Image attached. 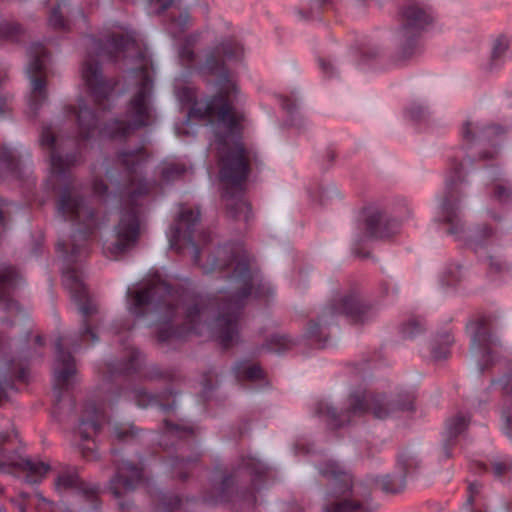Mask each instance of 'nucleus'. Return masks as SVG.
I'll return each instance as SVG.
<instances>
[{"instance_id":"1","label":"nucleus","mask_w":512,"mask_h":512,"mask_svg":"<svg viewBox=\"0 0 512 512\" xmlns=\"http://www.w3.org/2000/svg\"><path fill=\"white\" fill-rule=\"evenodd\" d=\"M199 220L198 208L182 205L170 227V247L178 253L189 250L195 265L205 274H220L227 286L214 296H203L188 279L174 286L156 275L128 287L127 309L146 326H157L159 342L194 334L215 338L228 349L239 340L244 306L252 301L267 303L274 295V287L241 242L217 247L203 262L202 253L212 236L209 231L197 230Z\"/></svg>"},{"instance_id":"2","label":"nucleus","mask_w":512,"mask_h":512,"mask_svg":"<svg viewBox=\"0 0 512 512\" xmlns=\"http://www.w3.org/2000/svg\"><path fill=\"white\" fill-rule=\"evenodd\" d=\"M199 35H186L178 42V58L181 66L190 74L194 72L216 77L218 91L215 95L198 100L196 90L190 86L177 88L176 94L183 104H190L188 120L208 121L214 127V140L210 144L216 150L220 165L222 198L230 217L249 222L250 204L245 199V183L250 170L258 165V153L245 147L242 142V113L233 101L237 86L232 80L227 62H238L243 47L232 38L223 40L206 55L201 62L194 52Z\"/></svg>"},{"instance_id":"3","label":"nucleus","mask_w":512,"mask_h":512,"mask_svg":"<svg viewBox=\"0 0 512 512\" xmlns=\"http://www.w3.org/2000/svg\"><path fill=\"white\" fill-rule=\"evenodd\" d=\"M504 132L498 125L478 121L469 120L463 124L461 137L465 157L451 161L445 192L438 204L436 220L444 226L445 233L477 254L496 241V233L486 225L466 228L462 201L465 178L469 168H484L486 178L491 182L492 199L501 205L512 204V192L503 184L502 170L497 165L488 164L496 160Z\"/></svg>"},{"instance_id":"4","label":"nucleus","mask_w":512,"mask_h":512,"mask_svg":"<svg viewBox=\"0 0 512 512\" xmlns=\"http://www.w3.org/2000/svg\"><path fill=\"white\" fill-rule=\"evenodd\" d=\"M107 56L111 61H126V87L120 80H107L98 69V111L102 101L118 97L132 90L134 94L127 104L125 113L105 123L102 132L115 141H125L136 131L150 126L154 121L152 103L154 72L149 49L140 35L133 30H120L108 33L104 39L98 37V58Z\"/></svg>"},{"instance_id":"5","label":"nucleus","mask_w":512,"mask_h":512,"mask_svg":"<svg viewBox=\"0 0 512 512\" xmlns=\"http://www.w3.org/2000/svg\"><path fill=\"white\" fill-rule=\"evenodd\" d=\"M148 158L149 153L144 146L119 150L116 154V163L125 172V182L119 191L122 212L115 227V240L104 250L110 258L117 259L138 240L143 200L150 192V183L142 175Z\"/></svg>"},{"instance_id":"6","label":"nucleus","mask_w":512,"mask_h":512,"mask_svg":"<svg viewBox=\"0 0 512 512\" xmlns=\"http://www.w3.org/2000/svg\"><path fill=\"white\" fill-rule=\"evenodd\" d=\"M395 410H414V398L407 396L402 402H390L384 396L357 391L349 395L347 407L341 413L323 400L315 405V414L322 418L332 430L356 423L367 414H372L377 419H384Z\"/></svg>"},{"instance_id":"7","label":"nucleus","mask_w":512,"mask_h":512,"mask_svg":"<svg viewBox=\"0 0 512 512\" xmlns=\"http://www.w3.org/2000/svg\"><path fill=\"white\" fill-rule=\"evenodd\" d=\"M493 321L492 315L481 314L466 326L470 336V354L475 363L472 373L478 376L499 366L503 375L499 379H492L491 384H512V362L501 360L502 346L499 338L492 333Z\"/></svg>"},{"instance_id":"8","label":"nucleus","mask_w":512,"mask_h":512,"mask_svg":"<svg viewBox=\"0 0 512 512\" xmlns=\"http://www.w3.org/2000/svg\"><path fill=\"white\" fill-rule=\"evenodd\" d=\"M375 314V308L363 300L357 288H352L345 294L338 293L332 297L317 320L309 322L305 336L316 347L325 348L328 345L330 326L338 316H344L353 323H365Z\"/></svg>"},{"instance_id":"9","label":"nucleus","mask_w":512,"mask_h":512,"mask_svg":"<svg viewBox=\"0 0 512 512\" xmlns=\"http://www.w3.org/2000/svg\"><path fill=\"white\" fill-rule=\"evenodd\" d=\"M268 473V467L252 456H244L238 468L223 477L219 484H213L210 491L202 496L203 503L218 505L234 501H256L254 490L259 489Z\"/></svg>"},{"instance_id":"10","label":"nucleus","mask_w":512,"mask_h":512,"mask_svg":"<svg viewBox=\"0 0 512 512\" xmlns=\"http://www.w3.org/2000/svg\"><path fill=\"white\" fill-rule=\"evenodd\" d=\"M195 439L196 431L191 425L164 421L159 445L165 453L163 462L173 477L184 481L195 468L200 459Z\"/></svg>"},{"instance_id":"11","label":"nucleus","mask_w":512,"mask_h":512,"mask_svg":"<svg viewBox=\"0 0 512 512\" xmlns=\"http://www.w3.org/2000/svg\"><path fill=\"white\" fill-rule=\"evenodd\" d=\"M79 92L76 105V119L79 135L88 140L94 135L96 127V59L88 53L79 70Z\"/></svg>"},{"instance_id":"12","label":"nucleus","mask_w":512,"mask_h":512,"mask_svg":"<svg viewBox=\"0 0 512 512\" xmlns=\"http://www.w3.org/2000/svg\"><path fill=\"white\" fill-rule=\"evenodd\" d=\"M20 440L16 433L0 435V472L23 476L30 484L39 483L50 471L49 464L43 461L25 459L20 454ZM3 488L0 486V495Z\"/></svg>"},{"instance_id":"13","label":"nucleus","mask_w":512,"mask_h":512,"mask_svg":"<svg viewBox=\"0 0 512 512\" xmlns=\"http://www.w3.org/2000/svg\"><path fill=\"white\" fill-rule=\"evenodd\" d=\"M319 473L332 481L336 499L326 506V512H372L367 498L357 499L352 488V475L338 462L324 461L318 467Z\"/></svg>"},{"instance_id":"14","label":"nucleus","mask_w":512,"mask_h":512,"mask_svg":"<svg viewBox=\"0 0 512 512\" xmlns=\"http://www.w3.org/2000/svg\"><path fill=\"white\" fill-rule=\"evenodd\" d=\"M401 14L399 53L403 59H408L420 51L421 34L431 23L432 17L427 8L415 0H407Z\"/></svg>"},{"instance_id":"15","label":"nucleus","mask_w":512,"mask_h":512,"mask_svg":"<svg viewBox=\"0 0 512 512\" xmlns=\"http://www.w3.org/2000/svg\"><path fill=\"white\" fill-rule=\"evenodd\" d=\"M412 210L404 203L397 210L388 212L378 207H368L363 211L364 236L367 239L391 237L399 231L400 224L410 217Z\"/></svg>"},{"instance_id":"16","label":"nucleus","mask_w":512,"mask_h":512,"mask_svg":"<svg viewBox=\"0 0 512 512\" xmlns=\"http://www.w3.org/2000/svg\"><path fill=\"white\" fill-rule=\"evenodd\" d=\"M46 57V50L41 44L36 43L29 48L26 74L30 80L31 89L28 105L33 112H36L47 100Z\"/></svg>"},{"instance_id":"17","label":"nucleus","mask_w":512,"mask_h":512,"mask_svg":"<svg viewBox=\"0 0 512 512\" xmlns=\"http://www.w3.org/2000/svg\"><path fill=\"white\" fill-rule=\"evenodd\" d=\"M229 381H266V373L257 362L250 359H238L228 369L222 366H211L203 373L201 384H222Z\"/></svg>"},{"instance_id":"18","label":"nucleus","mask_w":512,"mask_h":512,"mask_svg":"<svg viewBox=\"0 0 512 512\" xmlns=\"http://www.w3.org/2000/svg\"><path fill=\"white\" fill-rule=\"evenodd\" d=\"M150 12L165 13L166 29L177 38L190 26V16L180 0H148Z\"/></svg>"},{"instance_id":"19","label":"nucleus","mask_w":512,"mask_h":512,"mask_svg":"<svg viewBox=\"0 0 512 512\" xmlns=\"http://www.w3.org/2000/svg\"><path fill=\"white\" fill-rule=\"evenodd\" d=\"M59 210L71 220L85 227L86 232H92L96 226L93 207L88 206L86 199L77 196L64 194L59 202Z\"/></svg>"},{"instance_id":"20","label":"nucleus","mask_w":512,"mask_h":512,"mask_svg":"<svg viewBox=\"0 0 512 512\" xmlns=\"http://www.w3.org/2000/svg\"><path fill=\"white\" fill-rule=\"evenodd\" d=\"M142 484L148 486L143 468L130 461H123L117 466L116 475L110 482V489L116 498H120Z\"/></svg>"},{"instance_id":"21","label":"nucleus","mask_w":512,"mask_h":512,"mask_svg":"<svg viewBox=\"0 0 512 512\" xmlns=\"http://www.w3.org/2000/svg\"><path fill=\"white\" fill-rule=\"evenodd\" d=\"M76 434L80 437V447L83 455L87 457L86 451H93L96 446V402L90 400L85 403L79 422L76 428Z\"/></svg>"},{"instance_id":"22","label":"nucleus","mask_w":512,"mask_h":512,"mask_svg":"<svg viewBox=\"0 0 512 512\" xmlns=\"http://www.w3.org/2000/svg\"><path fill=\"white\" fill-rule=\"evenodd\" d=\"M397 465L403 471V475L401 477L385 475L376 480V483L385 493L395 494L401 492L405 487V477L419 467L417 459L407 452L399 454Z\"/></svg>"},{"instance_id":"23","label":"nucleus","mask_w":512,"mask_h":512,"mask_svg":"<svg viewBox=\"0 0 512 512\" xmlns=\"http://www.w3.org/2000/svg\"><path fill=\"white\" fill-rule=\"evenodd\" d=\"M142 362V353L137 348L127 347L119 359L107 363V373L110 377H128L139 371Z\"/></svg>"},{"instance_id":"24","label":"nucleus","mask_w":512,"mask_h":512,"mask_svg":"<svg viewBox=\"0 0 512 512\" xmlns=\"http://www.w3.org/2000/svg\"><path fill=\"white\" fill-rule=\"evenodd\" d=\"M66 285L69 288L72 298L77 303L79 311L83 317L82 331L84 334L90 335L92 339L95 338V334L92 328L88 324V319L93 313V307L89 305L90 301L87 296L86 286L82 280L78 279L74 275H69L66 279Z\"/></svg>"},{"instance_id":"25","label":"nucleus","mask_w":512,"mask_h":512,"mask_svg":"<svg viewBox=\"0 0 512 512\" xmlns=\"http://www.w3.org/2000/svg\"><path fill=\"white\" fill-rule=\"evenodd\" d=\"M54 485L57 492L74 489L77 496L89 503L92 507H95L96 487L82 482L75 473H61L56 478Z\"/></svg>"},{"instance_id":"26","label":"nucleus","mask_w":512,"mask_h":512,"mask_svg":"<svg viewBox=\"0 0 512 512\" xmlns=\"http://www.w3.org/2000/svg\"><path fill=\"white\" fill-rule=\"evenodd\" d=\"M40 145L49 154L51 172L55 175L62 174L71 164V160L64 159L60 155V145L50 127H44L40 134Z\"/></svg>"},{"instance_id":"27","label":"nucleus","mask_w":512,"mask_h":512,"mask_svg":"<svg viewBox=\"0 0 512 512\" xmlns=\"http://www.w3.org/2000/svg\"><path fill=\"white\" fill-rule=\"evenodd\" d=\"M469 423L470 417L462 413H458L446 421L443 444L445 458L452 456L451 450L456 444L457 438L467 429Z\"/></svg>"},{"instance_id":"28","label":"nucleus","mask_w":512,"mask_h":512,"mask_svg":"<svg viewBox=\"0 0 512 512\" xmlns=\"http://www.w3.org/2000/svg\"><path fill=\"white\" fill-rule=\"evenodd\" d=\"M57 359L54 367V376L59 383L75 381L76 368L70 354H65L61 343H56Z\"/></svg>"},{"instance_id":"29","label":"nucleus","mask_w":512,"mask_h":512,"mask_svg":"<svg viewBox=\"0 0 512 512\" xmlns=\"http://www.w3.org/2000/svg\"><path fill=\"white\" fill-rule=\"evenodd\" d=\"M512 59L511 41L507 36L498 37L492 46L491 56L487 68L495 71Z\"/></svg>"},{"instance_id":"30","label":"nucleus","mask_w":512,"mask_h":512,"mask_svg":"<svg viewBox=\"0 0 512 512\" xmlns=\"http://www.w3.org/2000/svg\"><path fill=\"white\" fill-rule=\"evenodd\" d=\"M488 278L495 285L508 283L512 280V266L499 256H487Z\"/></svg>"},{"instance_id":"31","label":"nucleus","mask_w":512,"mask_h":512,"mask_svg":"<svg viewBox=\"0 0 512 512\" xmlns=\"http://www.w3.org/2000/svg\"><path fill=\"white\" fill-rule=\"evenodd\" d=\"M51 401V413L54 417H59L65 409H72L74 407V400L70 386H53Z\"/></svg>"},{"instance_id":"32","label":"nucleus","mask_w":512,"mask_h":512,"mask_svg":"<svg viewBox=\"0 0 512 512\" xmlns=\"http://www.w3.org/2000/svg\"><path fill=\"white\" fill-rule=\"evenodd\" d=\"M17 274L11 267L4 268L0 272V308L3 311L18 312L19 307L17 303L6 298L4 292L7 288L12 287L15 284Z\"/></svg>"},{"instance_id":"33","label":"nucleus","mask_w":512,"mask_h":512,"mask_svg":"<svg viewBox=\"0 0 512 512\" xmlns=\"http://www.w3.org/2000/svg\"><path fill=\"white\" fill-rule=\"evenodd\" d=\"M280 103L288 114L290 122L289 125L301 130L305 126L306 120L302 112L299 110L300 106L297 94L293 92L289 96H280Z\"/></svg>"},{"instance_id":"34","label":"nucleus","mask_w":512,"mask_h":512,"mask_svg":"<svg viewBox=\"0 0 512 512\" xmlns=\"http://www.w3.org/2000/svg\"><path fill=\"white\" fill-rule=\"evenodd\" d=\"M453 342V335L449 331H445L430 343L428 356L434 361L446 359L450 354V346Z\"/></svg>"},{"instance_id":"35","label":"nucleus","mask_w":512,"mask_h":512,"mask_svg":"<svg viewBox=\"0 0 512 512\" xmlns=\"http://www.w3.org/2000/svg\"><path fill=\"white\" fill-rule=\"evenodd\" d=\"M149 494L158 510L173 512L181 506V499L178 496L151 490H149Z\"/></svg>"},{"instance_id":"36","label":"nucleus","mask_w":512,"mask_h":512,"mask_svg":"<svg viewBox=\"0 0 512 512\" xmlns=\"http://www.w3.org/2000/svg\"><path fill=\"white\" fill-rule=\"evenodd\" d=\"M463 276V267L456 263H450L439 274V284L443 288L454 287L462 280Z\"/></svg>"},{"instance_id":"37","label":"nucleus","mask_w":512,"mask_h":512,"mask_svg":"<svg viewBox=\"0 0 512 512\" xmlns=\"http://www.w3.org/2000/svg\"><path fill=\"white\" fill-rule=\"evenodd\" d=\"M378 362L375 360H365L363 363L355 364L347 368L352 381H366L373 377V371L378 368Z\"/></svg>"},{"instance_id":"38","label":"nucleus","mask_w":512,"mask_h":512,"mask_svg":"<svg viewBox=\"0 0 512 512\" xmlns=\"http://www.w3.org/2000/svg\"><path fill=\"white\" fill-rule=\"evenodd\" d=\"M293 340L285 334H272L265 341L264 348L269 352L283 353L293 346Z\"/></svg>"},{"instance_id":"39","label":"nucleus","mask_w":512,"mask_h":512,"mask_svg":"<svg viewBox=\"0 0 512 512\" xmlns=\"http://www.w3.org/2000/svg\"><path fill=\"white\" fill-rule=\"evenodd\" d=\"M424 325L420 318L410 317L400 328V333L405 339H412L423 331Z\"/></svg>"},{"instance_id":"40","label":"nucleus","mask_w":512,"mask_h":512,"mask_svg":"<svg viewBox=\"0 0 512 512\" xmlns=\"http://www.w3.org/2000/svg\"><path fill=\"white\" fill-rule=\"evenodd\" d=\"M186 172V167L183 164L173 163L163 168L162 170V180L165 182H170L181 177Z\"/></svg>"},{"instance_id":"41","label":"nucleus","mask_w":512,"mask_h":512,"mask_svg":"<svg viewBox=\"0 0 512 512\" xmlns=\"http://www.w3.org/2000/svg\"><path fill=\"white\" fill-rule=\"evenodd\" d=\"M332 0H314L305 19H317L322 11L333 8Z\"/></svg>"},{"instance_id":"42","label":"nucleus","mask_w":512,"mask_h":512,"mask_svg":"<svg viewBox=\"0 0 512 512\" xmlns=\"http://www.w3.org/2000/svg\"><path fill=\"white\" fill-rule=\"evenodd\" d=\"M19 26L16 23L3 21L0 22V38L12 39L18 32Z\"/></svg>"},{"instance_id":"43","label":"nucleus","mask_w":512,"mask_h":512,"mask_svg":"<svg viewBox=\"0 0 512 512\" xmlns=\"http://www.w3.org/2000/svg\"><path fill=\"white\" fill-rule=\"evenodd\" d=\"M492 469L496 477H502L512 469V461L509 458H505L501 461L494 462Z\"/></svg>"},{"instance_id":"44","label":"nucleus","mask_w":512,"mask_h":512,"mask_svg":"<svg viewBox=\"0 0 512 512\" xmlns=\"http://www.w3.org/2000/svg\"><path fill=\"white\" fill-rule=\"evenodd\" d=\"M48 22L54 29H64L66 27V20L59 11V7L52 10L49 15Z\"/></svg>"},{"instance_id":"45","label":"nucleus","mask_w":512,"mask_h":512,"mask_svg":"<svg viewBox=\"0 0 512 512\" xmlns=\"http://www.w3.org/2000/svg\"><path fill=\"white\" fill-rule=\"evenodd\" d=\"M408 113L413 120L421 121L425 119L427 110L423 105L414 103L408 108Z\"/></svg>"},{"instance_id":"46","label":"nucleus","mask_w":512,"mask_h":512,"mask_svg":"<svg viewBox=\"0 0 512 512\" xmlns=\"http://www.w3.org/2000/svg\"><path fill=\"white\" fill-rule=\"evenodd\" d=\"M481 490V485L477 482H472L468 485L467 488V500L466 505L472 507L476 496L479 494Z\"/></svg>"},{"instance_id":"47","label":"nucleus","mask_w":512,"mask_h":512,"mask_svg":"<svg viewBox=\"0 0 512 512\" xmlns=\"http://www.w3.org/2000/svg\"><path fill=\"white\" fill-rule=\"evenodd\" d=\"M114 433L119 440H126L130 437L136 436L135 428L132 426L129 428H125L122 426H116L114 428Z\"/></svg>"},{"instance_id":"48","label":"nucleus","mask_w":512,"mask_h":512,"mask_svg":"<svg viewBox=\"0 0 512 512\" xmlns=\"http://www.w3.org/2000/svg\"><path fill=\"white\" fill-rule=\"evenodd\" d=\"M158 405L164 412H169L175 408V400L174 398L168 400L167 402H163L157 398H152L149 401V405Z\"/></svg>"},{"instance_id":"49","label":"nucleus","mask_w":512,"mask_h":512,"mask_svg":"<svg viewBox=\"0 0 512 512\" xmlns=\"http://www.w3.org/2000/svg\"><path fill=\"white\" fill-rule=\"evenodd\" d=\"M320 68L326 77L334 76V66L330 61L321 59L319 61Z\"/></svg>"},{"instance_id":"50","label":"nucleus","mask_w":512,"mask_h":512,"mask_svg":"<svg viewBox=\"0 0 512 512\" xmlns=\"http://www.w3.org/2000/svg\"><path fill=\"white\" fill-rule=\"evenodd\" d=\"M18 386H1L0 385V406L8 402V389L17 390Z\"/></svg>"},{"instance_id":"51","label":"nucleus","mask_w":512,"mask_h":512,"mask_svg":"<svg viewBox=\"0 0 512 512\" xmlns=\"http://www.w3.org/2000/svg\"><path fill=\"white\" fill-rule=\"evenodd\" d=\"M98 202L100 201V198L104 196L107 193L108 187L106 184L98 178Z\"/></svg>"},{"instance_id":"52","label":"nucleus","mask_w":512,"mask_h":512,"mask_svg":"<svg viewBox=\"0 0 512 512\" xmlns=\"http://www.w3.org/2000/svg\"><path fill=\"white\" fill-rule=\"evenodd\" d=\"M357 245L358 244L355 243V247H354L355 254H357L360 257H367L369 255V253L364 251V250H362L361 248H358Z\"/></svg>"},{"instance_id":"53","label":"nucleus","mask_w":512,"mask_h":512,"mask_svg":"<svg viewBox=\"0 0 512 512\" xmlns=\"http://www.w3.org/2000/svg\"><path fill=\"white\" fill-rule=\"evenodd\" d=\"M97 417H98V431L100 430L101 428V425H102V420H103V413L101 411V407H100V403L98 402V414H97Z\"/></svg>"},{"instance_id":"54","label":"nucleus","mask_w":512,"mask_h":512,"mask_svg":"<svg viewBox=\"0 0 512 512\" xmlns=\"http://www.w3.org/2000/svg\"><path fill=\"white\" fill-rule=\"evenodd\" d=\"M359 53L364 58L373 57L375 55L374 52H368L364 48H359Z\"/></svg>"},{"instance_id":"55","label":"nucleus","mask_w":512,"mask_h":512,"mask_svg":"<svg viewBox=\"0 0 512 512\" xmlns=\"http://www.w3.org/2000/svg\"><path fill=\"white\" fill-rule=\"evenodd\" d=\"M12 159L11 151H5L2 155H0V160L2 161H10Z\"/></svg>"},{"instance_id":"56","label":"nucleus","mask_w":512,"mask_h":512,"mask_svg":"<svg viewBox=\"0 0 512 512\" xmlns=\"http://www.w3.org/2000/svg\"><path fill=\"white\" fill-rule=\"evenodd\" d=\"M216 387H217V386H213V385L205 386L204 394H205V395L212 394V393L214 392V389H215Z\"/></svg>"},{"instance_id":"57","label":"nucleus","mask_w":512,"mask_h":512,"mask_svg":"<svg viewBox=\"0 0 512 512\" xmlns=\"http://www.w3.org/2000/svg\"><path fill=\"white\" fill-rule=\"evenodd\" d=\"M478 466H479V470L480 471H486L487 470V466L485 464L479 463Z\"/></svg>"},{"instance_id":"58","label":"nucleus","mask_w":512,"mask_h":512,"mask_svg":"<svg viewBox=\"0 0 512 512\" xmlns=\"http://www.w3.org/2000/svg\"><path fill=\"white\" fill-rule=\"evenodd\" d=\"M119 506H120L121 511H122V512H125V510H126V508H127V505H126L125 503L121 502V503L119 504Z\"/></svg>"},{"instance_id":"59","label":"nucleus","mask_w":512,"mask_h":512,"mask_svg":"<svg viewBox=\"0 0 512 512\" xmlns=\"http://www.w3.org/2000/svg\"><path fill=\"white\" fill-rule=\"evenodd\" d=\"M18 380H20V381H24V380H26V376H25V374H24V372H23V371L19 374V378H18Z\"/></svg>"},{"instance_id":"60","label":"nucleus","mask_w":512,"mask_h":512,"mask_svg":"<svg viewBox=\"0 0 512 512\" xmlns=\"http://www.w3.org/2000/svg\"><path fill=\"white\" fill-rule=\"evenodd\" d=\"M489 214H490L491 218H493L494 220H499L500 219V217L498 215L494 214V213L489 212Z\"/></svg>"},{"instance_id":"61","label":"nucleus","mask_w":512,"mask_h":512,"mask_svg":"<svg viewBox=\"0 0 512 512\" xmlns=\"http://www.w3.org/2000/svg\"><path fill=\"white\" fill-rule=\"evenodd\" d=\"M20 511L25 512V507L23 505L20 506Z\"/></svg>"},{"instance_id":"62","label":"nucleus","mask_w":512,"mask_h":512,"mask_svg":"<svg viewBox=\"0 0 512 512\" xmlns=\"http://www.w3.org/2000/svg\"><path fill=\"white\" fill-rule=\"evenodd\" d=\"M124 329H126V330H131V329H132V326H131V325H128V326L124 327Z\"/></svg>"},{"instance_id":"63","label":"nucleus","mask_w":512,"mask_h":512,"mask_svg":"<svg viewBox=\"0 0 512 512\" xmlns=\"http://www.w3.org/2000/svg\"><path fill=\"white\" fill-rule=\"evenodd\" d=\"M2 220H3V214H2V212L0 211V223L2 222Z\"/></svg>"},{"instance_id":"64","label":"nucleus","mask_w":512,"mask_h":512,"mask_svg":"<svg viewBox=\"0 0 512 512\" xmlns=\"http://www.w3.org/2000/svg\"><path fill=\"white\" fill-rule=\"evenodd\" d=\"M309 11H307L305 14H303V11H300V14H302L303 18H305V16L307 15Z\"/></svg>"}]
</instances>
